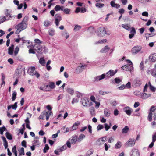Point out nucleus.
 <instances>
[{"label": "nucleus", "mask_w": 156, "mask_h": 156, "mask_svg": "<svg viewBox=\"0 0 156 156\" xmlns=\"http://www.w3.org/2000/svg\"><path fill=\"white\" fill-rule=\"evenodd\" d=\"M28 20V17L25 16L23 18L22 21L15 27V28L17 29L16 32V34H19L21 31L27 28V23Z\"/></svg>", "instance_id": "nucleus-1"}, {"label": "nucleus", "mask_w": 156, "mask_h": 156, "mask_svg": "<svg viewBox=\"0 0 156 156\" xmlns=\"http://www.w3.org/2000/svg\"><path fill=\"white\" fill-rule=\"evenodd\" d=\"M107 140V138L106 136H104L98 139L96 141V144L98 145H101L105 143V149L107 150V145L106 143H105Z\"/></svg>", "instance_id": "nucleus-2"}, {"label": "nucleus", "mask_w": 156, "mask_h": 156, "mask_svg": "<svg viewBox=\"0 0 156 156\" xmlns=\"http://www.w3.org/2000/svg\"><path fill=\"white\" fill-rule=\"evenodd\" d=\"M28 73L32 76L35 75L37 78L39 77L40 75L35 70V69L34 67H30L28 71Z\"/></svg>", "instance_id": "nucleus-3"}, {"label": "nucleus", "mask_w": 156, "mask_h": 156, "mask_svg": "<svg viewBox=\"0 0 156 156\" xmlns=\"http://www.w3.org/2000/svg\"><path fill=\"white\" fill-rule=\"evenodd\" d=\"M87 66V65L82 64L81 63H80L76 69V73H81L86 68Z\"/></svg>", "instance_id": "nucleus-4"}, {"label": "nucleus", "mask_w": 156, "mask_h": 156, "mask_svg": "<svg viewBox=\"0 0 156 156\" xmlns=\"http://www.w3.org/2000/svg\"><path fill=\"white\" fill-rule=\"evenodd\" d=\"M97 34L98 36L100 37H102L105 36L106 34V30L103 27H100L98 29Z\"/></svg>", "instance_id": "nucleus-5"}, {"label": "nucleus", "mask_w": 156, "mask_h": 156, "mask_svg": "<svg viewBox=\"0 0 156 156\" xmlns=\"http://www.w3.org/2000/svg\"><path fill=\"white\" fill-rule=\"evenodd\" d=\"M130 156H140L139 150L135 148L133 149L130 153Z\"/></svg>", "instance_id": "nucleus-6"}, {"label": "nucleus", "mask_w": 156, "mask_h": 156, "mask_svg": "<svg viewBox=\"0 0 156 156\" xmlns=\"http://www.w3.org/2000/svg\"><path fill=\"white\" fill-rule=\"evenodd\" d=\"M142 49L140 46H136L132 48L131 52L133 54H136L140 52Z\"/></svg>", "instance_id": "nucleus-7"}, {"label": "nucleus", "mask_w": 156, "mask_h": 156, "mask_svg": "<svg viewBox=\"0 0 156 156\" xmlns=\"http://www.w3.org/2000/svg\"><path fill=\"white\" fill-rule=\"evenodd\" d=\"M156 109V107L155 106H152L150 109V112L148 116V119L149 121H151L152 115L153 114V112Z\"/></svg>", "instance_id": "nucleus-8"}, {"label": "nucleus", "mask_w": 156, "mask_h": 156, "mask_svg": "<svg viewBox=\"0 0 156 156\" xmlns=\"http://www.w3.org/2000/svg\"><path fill=\"white\" fill-rule=\"evenodd\" d=\"M11 10L8 9H6L5 10V16L6 18H7V19H6L7 20H9L12 19V16L11 14Z\"/></svg>", "instance_id": "nucleus-9"}, {"label": "nucleus", "mask_w": 156, "mask_h": 156, "mask_svg": "<svg viewBox=\"0 0 156 156\" xmlns=\"http://www.w3.org/2000/svg\"><path fill=\"white\" fill-rule=\"evenodd\" d=\"M105 76L106 75L105 74H103L101 75L97 76L94 78V82H97L100 81L105 78Z\"/></svg>", "instance_id": "nucleus-10"}, {"label": "nucleus", "mask_w": 156, "mask_h": 156, "mask_svg": "<svg viewBox=\"0 0 156 156\" xmlns=\"http://www.w3.org/2000/svg\"><path fill=\"white\" fill-rule=\"evenodd\" d=\"M122 69L126 71L131 72L133 70V66H130L128 65H125L122 67Z\"/></svg>", "instance_id": "nucleus-11"}, {"label": "nucleus", "mask_w": 156, "mask_h": 156, "mask_svg": "<svg viewBox=\"0 0 156 156\" xmlns=\"http://www.w3.org/2000/svg\"><path fill=\"white\" fill-rule=\"evenodd\" d=\"M55 23L57 26L59 25V22L61 20V17L58 14H56L55 16Z\"/></svg>", "instance_id": "nucleus-12"}, {"label": "nucleus", "mask_w": 156, "mask_h": 156, "mask_svg": "<svg viewBox=\"0 0 156 156\" xmlns=\"http://www.w3.org/2000/svg\"><path fill=\"white\" fill-rule=\"evenodd\" d=\"M142 83L141 80L138 79H135L133 82V85L134 87L140 86Z\"/></svg>", "instance_id": "nucleus-13"}, {"label": "nucleus", "mask_w": 156, "mask_h": 156, "mask_svg": "<svg viewBox=\"0 0 156 156\" xmlns=\"http://www.w3.org/2000/svg\"><path fill=\"white\" fill-rule=\"evenodd\" d=\"M124 111L128 115H130L133 111L132 109L129 107H126L124 108Z\"/></svg>", "instance_id": "nucleus-14"}, {"label": "nucleus", "mask_w": 156, "mask_h": 156, "mask_svg": "<svg viewBox=\"0 0 156 156\" xmlns=\"http://www.w3.org/2000/svg\"><path fill=\"white\" fill-rule=\"evenodd\" d=\"M82 104L84 106H87L89 104V100L87 98L82 99Z\"/></svg>", "instance_id": "nucleus-15"}, {"label": "nucleus", "mask_w": 156, "mask_h": 156, "mask_svg": "<svg viewBox=\"0 0 156 156\" xmlns=\"http://www.w3.org/2000/svg\"><path fill=\"white\" fill-rule=\"evenodd\" d=\"M149 60L151 62H154L156 61V53H154L150 55L149 57Z\"/></svg>", "instance_id": "nucleus-16"}, {"label": "nucleus", "mask_w": 156, "mask_h": 156, "mask_svg": "<svg viewBox=\"0 0 156 156\" xmlns=\"http://www.w3.org/2000/svg\"><path fill=\"white\" fill-rule=\"evenodd\" d=\"M135 141L134 140L130 139L126 143V144L128 146H133L135 144Z\"/></svg>", "instance_id": "nucleus-17"}, {"label": "nucleus", "mask_w": 156, "mask_h": 156, "mask_svg": "<svg viewBox=\"0 0 156 156\" xmlns=\"http://www.w3.org/2000/svg\"><path fill=\"white\" fill-rule=\"evenodd\" d=\"M107 39H103L100 40L99 41L95 42L94 43L95 44L97 45L98 44H103L107 43Z\"/></svg>", "instance_id": "nucleus-18"}, {"label": "nucleus", "mask_w": 156, "mask_h": 156, "mask_svg": "<svg viewBox=\"0 0 156 156\" xmlns=\"http://www.w3.org/2000/svg\"><path fill=\"white\" fill-rule=\"evenodd\" d=\"M14 48V45L12 44L11 46L9 47L8 49V53L10 55H13V50Z\"/></svg>", "instance_id": "nucleus-19"}, {"label": "nucleus", "mask_w": 156, "mask_h": 156, "mask_svg": "<svg viewBox=\"0 0 156 156\" xmlns=\"http://www.w3.org/2000/svg\"><path fill=\"white\" fill-rule=\"evenodd\" d=\"M151 95L150 94H147L146 93H142L141 94V98L143 99H146L149 97H150Z\"/></svg>", "instance_id": "nucleus-20"}, {"label": "nucleus", "mask_w": 156, "mask_h": 156, "mask_svg": "<svg viewBox=\"0 0 156 156\" xmlns=\"http://www.w3.org/2000/svg\"><path fill=\"white\" fill-rule=\"evenodd\" d=\"M78 137L76 135L72 136L70 139V142L72 144H75L77 141Z\"/></svg>", "instance_id": "nucleus-21"}, {"label": "nucleus", "mask_w": 156, "mask_h": 156, "mask_svg": "<svg viewBox=\"0 0 156 156\" xmlns=\"http://www.w3.org/2000/svg\"><path fill=\"white\" fill-rule=\"evenodd\" d=\"M117 70H116L115 71L112 70H110L108 72V76H114L117 73Z\"/></svg>", "instance_id": "nucleus-22"}, {"label": "nucleus", "mask_w": 156, "mask_h": 156, "mask_svg": "<svg viewBox=\"0 0 156 156\" xmlns=\"http://www.w3.org/2000/svg\"><path fill=\"white\" fill-rule=\"evenodd\" d=\"M80 123L78 122H75L73 126L72 127V130L77 129L78 128V126L79 125Z\"/></svg>", "instance_id": "nucleus-23"}, {"label": "nucleus", "mask_w": 156, "mask_h": 156, "mask_svg": "<svg viewBox=\"0 0 156 156\" xmlns=\"http://www.w3.org/2000/svg\"><path fill=\"white\" fill-rule=\"evenodd\" d=\"M48 33L51 36H53L55 35V30L52 28L48 30Z\"/></svg>", "instance_id": "nucleus-24"}, {"label": "nucleus", "mask_w": 156, "mask_h": 156, "mask_svg": "<svg viewBox=\"0 0 156 156\" xmlns=\"http://www.w3.org/2000/svg\"><path fill=\"white\" fill-rule=\"evenodd\" d=\"M122 146V143L120 141H118L115 145V149H119Z\"/></svg>", "instance_id": "nucleus-25"}, {"label": "nucleus", "mask_w": 156, "mask_h": 156, "mask_svg": "<svg viewBox=\"0 0 156 156\" xmlns=\"http://www.w3.org/2000/svg\"><path fill=\"white\" fill-rule=\"evenodd\" d=\"M85 137V135L83 134H81L80 135L79 137L77 138V141L78 142H80L83 139H84Z\"/></svg>", "instance_id": "nucleus-26"}, {"label": "nucleus", "mask_w": 156, "mask_h": 156, "mask_svg": "<svg viewBox=\"0 0 156 156\" xmlns=\"http://www.w3.org/2000/svg\"><path fill=\"white\" fill-rule=\"evenodd\" d=\"M129 128L127 126H126L122 130V133H126L129 131Z\"/></svg>", "instance_id": "nucleus-27"}, {"label": "nucleus", "mask_w": 156, "mask_h": 156, "mask_svg": "<svg viewBox=\"0 0 156 156\" xmlns=\"http://www.w3.org/2000/svg\"><path fill=\"white\" fill-rule=\"evenodd\" d=\"M62 35L66 39H67L69 37V35L66 31H63L62 33Z\"/></svg>", "instance_id": "nucleus-28"}, {"label": "nucleus", "mask_w": 156, "mask_h": 156, "mask_svg": "<svg viewBox=\"0 0 156 156\" xmlns=\"http://www.w3.org/2000/svg\"><path fill=\"white\" fill-rule=\"evenodd\" d=\"M63 6L60 7L59 5H56L55 8V9L56 11H58L60 10H63Z\"/></svg>", "instance_id": "nucleus-29"}, {"label": "nucleus", "mask_w": 156, "mask_h": 156, "mask_svg": "<svg viewBox=\"0 0 156 156\" xmlns=\"http://www.w3.org/2000/svg\"><path fill=\"white\" fill-rule=\"evenodd\" d=\"M66 91L69 94H71V95H73L74 93V90L72 88H68Z\"/></svg>", "instance_id": "nucleus-30"}, {"label": "nucleus", "mask_w": 156, "mask_h": 156, "mask_svg": "<svg viewBox=\"0 0 156 156\" xmlns=\"http://www.w3.org/2000/svg\"><path fill=\"white\" fill-rule=\"evenodd\" d=\"M19 153V156H21L22 155H24V150L23 148L21 147L20 150H18Z\"/></svg>", "instance_id": "nucleus-31"}, {"label": "nucleus", "mask_w": 156, "mask_h": 156, "mask_svg": "<svg viewBox=\"0 0 156 156\" xmlns=\"http://www.w3.org/2000/svg\"><path fill=\"white\" fill-rule=\"evenodd\" d=\"M48 87L51 89H54L55 87V83L53 82H50L49 83Z\"/></svg>", "instance_id": "nucleus-32"}, {"label": "nucleus", "mask_w": 156, "mask_h": 156, "mask_svg": "<svg viewBox=\"0 0 156 156\" xmlns=\"http://www.w3.org/2000/svg\"><path fill=\"white\" fill-rule=\"evenodd\" d=\"M19 50V48L18 47H16L14 51V54H13L12 57H14L16 56L18 53V51Z\"/></svg>", "instance_id": "nucleus-33"}, {"label": "nucleus", "mask_w": 156, "mask_h": 156, "mask_svg": "<svg viewBox=\"0 0 156 156\" xmlns=\"http://www.w3.org/2000/svg\"><path fill=\"white\" fill-rule=\"evenodd\" d=\"M107 52V46H106L100 51V52L103 53H106Z\"/></svg>", "instance_id": "nucleus-34"}, {"label": "nucleus", "mask_w": 156, "mask_h": 156, "mask_svg": "<svg viewBox=\"0 0 156 156\" xmlns=\"http://www.w3.org/2000/svg\"><path fill=\"white\" fill-rule=\"evenodd\" d=\"M90 113L91 115L92 116H94L95 115V113H94V107H92L90 108Z\"/></svg>", "instance_id": "nucleus-35"}, {"label": "nucleus", "mask_w": 156, "mask_h": 156, "mask_svg": "<svg viewBox=\"0 0 156 156\" xmlns=\"http://www.w3.org/2000/svg\"><path fill=\"white\" fill-rule=\"evenodd\" d=\"M39 63L42 66H44L45 63V61L43 58H41L39 60Z\"/></svg>", "instance_id": "nucleus-36"}, {"label": "nucleus", "mask_w": 156, "mask_h": 156, "mask_svg": "<svg viewBox=\"0 0 156 156\" xmlns=\"http://www.w3.org/2000/svg\"><path fill=\"white\" fill-rule=\"evenodd\" d=\"M7 20L5 16L0 17V24Z\"/></svg>", "instance_id": "nucleus-37"}, {"label": "nucleus", "mask_w": 156, "mask_h": 156, "mask_svg": "<svg viewBox=\"0 0 156 156\" xmlns=\"http://www.w3.org/2000/svg\"><path fill=\"white\" fill-rule=\"evenodd\" d=\"M122 27L123 28L127 30H129L130 27L129 26V25L128 24H122Z\"/></svg>", "instance_id": "nucleus-38"}, {"label": "nucleus", "mask_w": 156, "mask_h": 156, "mask_svg": "<svg viewBox=\"0 0 156 156\" xmlns=\"http://www.w3.org/2000/svg\"><path fill=\"white\" fill-rule=\"evenodd\" d=\"M93 150L92 149H90L87 151L86 153L87 156H90L93 154Z\"/></svg>", "instance_id": "nucleus-39"}, {"label": "nucleus", "mask_w": 156, "mask_h": 156, "mask_svg": "<svg viewBox=\"0 0 156 156\" xmlns=\"http://www.w3.org/2000/svg\"><path fill=\"white\" fill-rule=\"evenodd\" d=\"M46 112L45 111H44L40 115L39 118L40 119H44V116L46 114Z\"/></svg>", "instance_id": "nucleus-40"}, {"label": "nucleus", "mask_w": 156, "mask_h": 156, "mask_svg": "<svg viewBox=\"0 0 156 156\" xmlns=\"http://www.w3.org/2000/svg\"><path fill=\"white\" fill-rule=\"evenodd\" d=\"M36 48H37L36 49V50L39 53L42 50V47L41 46L39 45L36 47Z\"/></svg>", "instance_id": "nucleus-41"}, {"label": "nucleus", "mask_w": 156, "mask_h": 156, "mask_svg": "<svg viewBox=\"0 0 156 156\" xmlns=\"http://www.w3.org/2000/svg\"><path fill=\"white\" fill-rule=\"evenodd\" d=\"M95 5L97 7L99 8H101L103 7L104 4H103L97 3Z\"/></svg>", "instance_id": "nucleus-42"}, {"label": "nucleus", "mask_w": 156, "mask_h": 156, "mask_svg": "<svg viewBox=\"0 0 156 156\" xmlns=\"http://www.w3.org/2000/svg\"><path fill=\"white\" fill-rule=\"evenodd\" d=\"M110 104L111 105L113 106H115L116 105L117 103L115 101L111 100L110 101Z\"/></svg>", "instance_id": "nucleus-43"}, {"label": "nucleus", "mask_w": 156, "mask_h": 156, "mask_svg": "<svg viewBox=\"0 0 156 156\" xmlns=\"http://www.w3.org/2000/svg\"><path fill=\"white\" fill-rule=\"evenodd\" d=\"M6 136L7 138L9 140H11L12 139L11 135L8 132L6 133Z\"/></svg>", "instance_id": "nucleus-44"}, {"label": "nucleus", "mask_w": 156, "mask_h": 156, "mask_svg": "<svg viewBox=\"0 0 156 156\" xmlns=\"http://www.w3.org/2000/svg\"><path fill=\"white\" fill-rule=\"evenodd\" d=\"M17 93L16 92L14 91L13 92L12 94V101H14L16 98V96Z\"/></svg>", "instance_id": "nucleus-45"}, {"label": "nucleus", "mask_w": 156, "mask_h": 156, "mask_svg": "<svg viewBox=\"0 0 156 156\" xmlns=\"http://www.w3.org/2000/svg\"><path fill=\"white\" fill-rule=\"evenodd\" d=\"M114 81L115 83L118 84L122 81V80L119 78H116L114 79Z\"/></svg>", "instance_id": "nucleus-46"}, {"label": "nucleus", "mask_w": 156, "mask_h": 156, "mask_svg": "<svg viewBox=\"0 0 156 156\" xmlns=\"http://www.w3.org/2000/svg\"><path fill=\"white\" fill-rule=\"evenodd\" d=\"M81 28V27L80 26L76 25L75 26V27L74 29V30L75 31L79 30Z\"/></svg>", "instance_id": "nucleus-47"}, {"label": "nucleus", "mask_w": 156, "mask_h": 156, "mask_svg": "<svg viewBox=\"0 0 156 156\" xmlns=\"http://www.w3.org/2000/svg\"><path fill=\"white\" fill-rule=\"evenodd\" d=\"M49 147L48 145L46 144L45 145V147L43 149V152L44 153H46L47 151L49 149Z\"/></svg>", "instance_id": "nucleus-48"}, {"label": "nucleus", "mask_w": 156, "mask_h": 156, "mask_svg": "<svg viewBox=\"0 0 156 156\" xmlns=\"http://www.w3.org/2000/svg\"><path fill=\"white\" fill-rule=\"evenodd\" d=\"M104 128V126L101 125H99L97 127V129L98 131H99L102 129Z\"/></svg>", "instance_id": "nucleus-49"}, {"label": "nucleus", "mask_w": 156, "mask_h": 156, "mask_svg": "<svg viewBox=\"0 0 156 156\" xmlns=\"http://www.w3.org/2000/svg\"><path fill=\"white\" fill-rule=\"evenodd\" d=\"M114 51L113 48L110 49L109 48H108V53L109 54V56H111L112 54Z\"/></svg>", "instance_id": "nucleus-50"}, {"label": "nucleus", "mask_w": 156, "mask_h": 156, "mask_svg": "<svg viewBox=\"0 0 156 156\" xmlns=\"http://www.w3.org/2000/svg\"><path fill=\"white\" fill-rule=\"evenodd\" d=\"M63 11L66 14H69L70 12V10L68 8L63 9Z\"/></svg>", "instance_id": "nucleus-51"}, {"label": "nucleus", "mask_w": 156, "mask_h": 156, "mask_svg": "<svg viewBox=\"0 0 156 156\" xmlns=\"http://www.w3.org/2000/svg\"><path fill=\"white\" fill-rule=\"evenodd\" d=\"M154 36V35L152 34L146 33L145 34V37L146 39L149 38L150 37H151Z\"/></svg>", "instance_id": "nucleus-52"}, {"label": "nucleus", "mask_w": 156, "mask_h": 156, "mask_svg": "<svg viewBox=\"0 0 156 156\" xmlns=\"http://www.w3.org/2000/svg\"><path fill=\"white\" fill-rule=\"evenodd\" d=\"M50 22L48 20H46L44 22V25L45 26L47 27L50 24Z\"/></svg>", "instance_id": "nucleus-53"}, {"label": "nucleus", "mask_w": 156, "mask_h": 156, "mask_svg": "<svg viewBox=\"0 0 156 156\" xmlns=\"http://www.w3.org/2000/svg\"><path fill=\"white\" fill-rule=\"evenodd\" d=\"M12 109L16 110L17 107V102H15L13 105H11Z\"/></svg>", "instance_id": "nucleus-54"}, {"label": "nucleus", "mask_w": 156, "mask_h": 156, "mask_svg": "<svg viewBox=\"0 0 156 156\" xmlns=\"http://www.w3.org/2000/svg\"><path fill=\"white\" fill-rule=\"evenodd\" d=\"M35 42L37 44H39L42 43V42L38 39H36L34 40Z\"/></svg>", "instance_id": "nucleus-55"}, {"label": "nucleus", "mask_w": 156, "mask_h": 156, "mask_svg": "<svg viewBox=\"0 0 156 156\" xmlns=\"http://www.w3.org/2000/svg\"><path fill=\"white\" fill-rule=\"evenodd\" d=\"M150 88L151 90L153 92L155 91L156 90V88L151 85V84L150 85Z\"/></svg>", "instance_id": "nucleus-56"}, {"label": "nucleus", "mask_w": 156, "mask_h": 156, "mask_svg": "<svg viewBox=\"0 0 156 156\" xmlns=\"http://www.w3.org/2000/svg\"><path fill=\"white\" fill-rule=\"evenodd\" d=\"M125 88H131V83L130 82H129L128 83L125 85Z\"/></svg>", "instance_id": "nucleus-57"}, {"label": "nucleus", "mask_w": 156, "mask_h": 156, "mask_svg": "<svg viewBox=\"0 0 156 156\" xmlns=\"http://www.w3.org/2000/svg\"><path fill=\"white\" fill-rule=\"evenodd\" d=\"M22 70L21 69H18L16 70V73L18 74H21L22 73Z\"/></svg>", "instance_id": "nucleus-58"}, {"label": "nucleus", "mask_w": 156, "mask_h": 156, "mask_svg": "<svg viewBox=\"0 0 156 156\" xmlns=\"http://www.w3.org/2000/svg\"><path fill=\"white\" fill-rule=\"evenodd\" d=\"M130 33L131 34H135L136 33L135 29L134 28L132 27L131 30H130Z\"/></svg>", "instance_id": "nucleus-59"}, {"label": "nucleus", "mask_w": 156, "mask_h": 156, "mask_svg": "<svg viewBox=\"0 0 156 156\" xmlns=\"http://www.w3.org/2000/svg\"><path fill=\"white\" fill-rule=\"evenodd\" d=\"M33 144H34V145H37L39 146V140H34V141Z\"/></svg>", "instance_id": "nucleus-60"}, {"label": "nucleus", "mask_w": 156, "mask_h": 156, "mask_svg": "<svg viewBox=\"0 0 156 156\" xmlns=\"http://www.w3.org/2000/svg\"><path fill=\"white\" fill-rule=\"evenodd\" d=\"M114 140V138L113 137H111L109 138L108 142L109 143H111L113 142Z\"/></svg>", "instance_id": "nucleus-61"}, {"label": "nucleus", "mask_w": 156, "mask_h": 156, "mask_svg": "<svg viewBox=\"0 0 156 156\" xmlns=\"http://www.w3.org/2000/svg\"><path fill=\"white\" fill-rule=\"evenodd\" d=\"M66 149V145H64L62 146L59 149L60 151H62Z\"/></svg>", "instance_id": "nucleus-62"}, {"label": "nucleus", "mask_w": 156, "mask_h": 156, "mask_svg": "<svg viewBox=\"0 0 156 156\" xmlns=\"http://www.w3.org/2000/svg\"><path fill=\"white\" fill-rule=\"evenodd\" d=\"M139 30L140 34H142L144 33V31L145 30V28L144 27H142L139 29Z\"/></svg>", "instance_id": "nucleus-63"}, {"label": "nucleus", "mask_w": 156, "mask_h": 156, "mask_svg": "<svg viewBox=\"0 0 156 156\" xmlns=\"http://www.w3.org/2000/svg\"><path fill=\"white\" fill-rule=\"evenodd\" d=\"M152 141L154 142L156 140V134H154L152 136Z\"/></svg>", "instance_id": "nucleus-64"}]
</instances>
